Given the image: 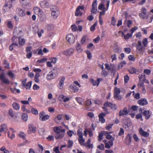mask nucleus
<instances>
[{"instance_id":"obj_1","label":"nucleus","mask_w":153,"mask_h":153,"mask_svg":"<svg viewBox=\"0 0 153 153\" xmlns=\"http://www.w3.org/2000/svg\"><path fill=\"white\" fill-rule=\"evenodd\" d=\"M101 3L99 4L98 9L102 10L99 12L101 15H104L105 12L108 9L110 4V1L107 0H101Z\"/></svg>"},{"instance_id":"obj_2","label":"nucleus","mask_w":153,"mask_h":153,"mask_svg":"<svg viewBox=\"0 0 153 153\" xmlns=\"http://www.w3.org/2000/svg\"><path fill=\"white\" fill-rule=\"evenodd\" d=\"M53 130L54 132L56 133L55 138L56 139H59L62 138L64 136L65 130L62 129L61 126H55L53 127Z\"/></svg>"},{"instance_id":"obj_3","label":"nucleus","mask_w":153,"mask_h":153,"mask_svg":"<svg viewBox=\"0 0 153 153\" xmlns=\"http://www.w3.org/2000/svg\"><path fill=\"white\" fill-rule=\"evenodd\" d=\"M33 11L36 14L38 15L40 21L43 22L45 20L46 18L44 13L39 8L35 7L33 9Z\"/></svg>"},{"instance_id":"obj_4","label":"nucleus","mask_w":153,"mask_h":153,"mask_svg":"<svg viewBox=\"0 0 153 153\" xmlns=\"http://www.w3.org/2000/svg\"><path fill=\"white\" fill-rule=\"evenodd\" d=\"M6 0V3L4 4L3 8V12L5 13L10 11L12 7V2L10 1Z\"/></svg>"},{"instance_id":"obj_5","label":"nucleus","mask_w":153,"mask_h":153,"mask_svg":"<svg viewBox=\"0 0 153 153\" xmlns=\"http://www.w3.org/2000/svg\"><path fill=\"white\" fill-rule=\"evenodd\" d=\"M77 135L78 136V140L79 143L82 146H83L85 140L84 139L82 136V132L79 129H78L77 132Z\"/></svg>"},{"instance_id":"obj_6","label":"nucleus","mask_w":153,"mask_h":153,"mask_svg":"<svg viewBox=\"0 0 153 153\" xmlns=\"http://www.w3.org/2000/svg\"><path fill=\"white\" fill-rule=\"evenodd\" d=\"M120 89L119 88L115 87L114 89V98L118 100H120L122 98V97L120 95Z\"/></svg>"},{"instance_id":"obj_7","label":"nucleus","mask_w":153,"mask_h":153,"mask_svg":"<svg viewBox=\"0 0 153 153\" xmlns=\"http://www.w3.org/2000/svg\"><path fill=\"white\" fill-rule=\"evenodd\" d=\"M59 14V9L56 6H54L51 9V16L53 18H55L57 17Z\"/></svg>"},{"instance_id":"obj_8","label":"nucleus","mask_w":153,"mask_h":153,"mask_svg":"<svg viewBox=\"0 0 153 153\" xmlns=\"http://www.w3.org/2000/svg\"><path fill=\"white\" fill-rule=\"evenodd\" d=\"M40 120L42 121H45L49 119L50 118V116L46 114L45 112L41 111L39 113Z\"/></svg>"},{"instance_id":"obj_9","label":"nucleus","mask_w":153,"mask_h":153,"mask_svg":"<svg viewBox=\"0 0 153 153\" xmlns=\"http://www.w3.org/2000/svg\"><path fill=\"white\" fill-rule=\"evenodd\" d=\"M9 129L7 133V137L11 140H13L15 138L16 131L12 128H10Z\"/></svg>"},{"instance_id":"obj_10","label":"nucleus","mask_w":153,"mask_h":153,"mask_svg":"<svg viewBox=\"0 0 153 153\" xmlns=\"http://www.w3.org/2000/svg\"><path fill=\"white\" fill-rule=\"evenodd\" d=\"M49 61L47 62L46 65L49 67L51 68L53 66L52 64H55L57 62V59L56 57H51L49 58Z\"/></svg>"},{"instance_id":"obj_11","label":"nucleus","mask_w":153,"mask_h":153,"mask_svg":"<svg viewBox=\"0 0 153 153\" xmlns=\"http://www.w3.org/2000/svg\"><path fill=\"white\" fill-rule=\"evenodd\" d=\"M66 39L67 41L70 45L73 44L75 42V37L72 34H68L66 36Z\"/></svg>"},{"instance_id":"obj_12","label":"nucleus","mask_w":153,"mask_h":153,"mask_svg":"<svg viewBox=\"0 0 153 153\" xmlns=\"http://www.w3.org/2000/svg\"><path fill=\"white\" fill-rule=\"evenodd\" d=\"M123 126L124 127L128 130L132 127V123L129 119H126L123 120Z\"/></svg>"},{"instance_id":"obj_13","label":"nucleus","mask_w":153,"mask_h":153,"mask_svg":"<svg viewBox=\"0 0 153 153\" xmlns=\"http://www.w3.org/2000/svg\"><path fill=\"white\" fill-rule=\"evenodd\" d=\"M74 51V48H70L62 52V53L67 56H71L73 55Z\"/></svg>"},{"instance_id":"obj_14","label":"nucleus","mask_w":153,"mask_h":153,"mask_svg":"<svg viewBox=\"0 0 153 153\" xmlns=\"http://www.w3.org/2000/svg\"><path fill=\"white\" fill-rule=\"evenodd\" d=\"M56 76V75L54 71H51L47 74L46 79L48 81L53 79L55 78Z\"/></svg>"},{"instance_id":"obj_15","label":"nucleus","mask_w":153,"mask_h":153,"mask_svg":"<svg viewBox=\"0 0 153 153\" xmlns=\"http://www.w3.org/2000/svg\"><path fill=\"white\" fill-rule=\"evenodd\" d=\"M84 6H78L75 12V16H81L82 14V11L84 10Z\"/></svg>"},{"instance_id":"obj_16","label":"nucleus","mask_w":153,"mask_h":153,"mask_svg":"<svg viewBox=\"0 0 153 153\" xmlns=\"http://www.w3.org/2000/svg\"><path fill=\"white\" fill-rule=\"evenodd\" d=\"M28 128L27 132L29 134L32 133H35L36 132V127L32 124L28 125Z\"/></svg>"},{"instance_id":"obj_17","label":"nucleus","mask_w":153,"mask_h":153,"mask_svg":"<svg viewBox=\"0 0 153 153\" xmlns=\"http://www.w3.org/2000/svg\"><path fill=\"white\" fill-rule=\"evenodd\" d=\"M105 106L110 107L111 109L115 110H117L118 108L117 105L116 104H113L111 102H109L108 101L105 103Z\"/></svg>"},{"instance_id":"obj_18","label":"nucleus","mask_w":153,"mask_h":153,"mask_svg":"<svg viewBox=\"0 0 153 153\" xmlns=\"http://www.w3.org/2000/svg\"><path fill=\"white\" fill-rule=\"evenodd\" d=\"M97 11V2L96 1L93 2L92 4V8L91 10L92 14H96Z\"/></svg>"},{"instance_id":"obj_19","label":"nucleus","mask_w":153,"mask_h":153,"mask_svg":"<svg viewBox=\"0 0 153 153\" xmlns=\"http://www.w3.org/2000/svg\"><path fill=\"white\" fill-rule=\"evenodd\" d=\"M102 80V79L100 78H98L97 80H95L92 79L90 80V81L91 82L93 86H98L100 81Z\"/></svg>"},{"instance_id":"obj_20","label":"nucleus","mask_w":153,"mask_h":153,"mask_svg":"<svg viewBox=\"0 0 153 153\" xmlns=\"http://www.w3.org/2000/svg\"><path fill=\"white\" fill-rule=\"evenodd\" d=\"M120 33L122 34L121 37H123L124 39L126 40H128L132 36V34L128 33L126 35H125L123 32L122 31H119V33Z\"/></svg>"},{"instance_id":"obj_21","label":"nucleus","mask_w":153,"mask_h":153,"mask_svg":"<svg viewBox=\"0 0 153 153\" xmlns=\"http://www.w3.org/2000/svg\"><path fill=\"white\" fill-rule=\"evenodd\" d=\"M63 115L61 114L58 115L54 119L55 122L57 124H60L61 123V120L62 119Z\"/></svg>"},{"instance_id":"obj_22","label":"nucleus","mask_w":153,"mask_h":153,"mask_svg":"<svg viewBox=\"0 0 153 153\" xmlns=\"http://www.w3.org/2000/svg\"><path fill=\"white\" fill-rule=\"evenodd\" d=\"M0 79L4 83L8 84L10 83L8 79L5 78L4 74H2L0 76Z\"/></svg>"},{"instance_id":"obj_23","label":"nucleus","mask_w":153,"mask_h":153,"mask_svg":"<svg viewBox=\"0 0 153 153\" xmlns=\"http://www.w3.org/2000/svg\"><path fill=\"white\" fill-rule=\"evenodd\" d=\"M22 33L21 30H19L17 28H15L13 30V35L16 38H18L19 36V34H21Z\"/></svg>"},{"instance_id":"obj_24","label":"nucleus","mask_w":153,"mask_h":153,"mask_svg":"<svg viewBox=\"0 0 153 153\" xmlns=\"http://www.w3.org/2000/svg\"><path fill=\"white\" fill-rule=\"evenodd\" d=\"M138 103L140 105L143 106L148 104V101L146 99H141L137 101Z\"/></svg>"},{"instance_id":"obj_25","label":"nucleus","mask_w":153,"mask_h":153,"mask_svg":"<svg viewBox=\"0 0 153 153\" xmlns=\"http://www.w3.org/2000/svg\"><path fill=\"white\" fill-rule=\"evenodd\" d=\"M8 130L7 125L5 124H2L0 127V133L2 131L6 132Z\"/></svg>"},{"instance_id":"obj_26","label":"nucleus","mask_w":153,"mask_h":153,"mask_svg":"<svg viewBox=\"0 0 153 153\" xmlns=\"http://www.w3.org/2000/svg\"><path fill=\"white\" fill-rule=\"evenodd\" d=\"M105 115V114L103 113H101L99 115V120L102 123H103L105 121V120L104 118Z\"/></svg>"},{"instance_id":"obj_27","label":"nucleus","mask_w":153,"mask_h":153,"mask_svg":"<svg viewBox=\"0 0 153 153\" xmlns=\"http://www.w3.org/2000/svg\"><path fill=\"white\" fill-rule=\"evenodd\" d=\"M131 136L130 134H128L126 137L125 143L127 145L130 144L131 142Z\"/></svg>"},{"instance_id":"obj_28","label":"nucleus","mask_w":153,"mask_h":153,"mask_svg":"<svg viewBox=\"0 0 153 153\" xmlns=\"http://www.w3.org/2000/svg\"><path fill=\"white\" fill-rule=\"evenodd\" d=\"M143 115L145 116L146 119H148L150 117L151 113H150L149 110H145L143 113Z\"/></svg>"},{"instance_id":"obj_29","label":"nucleus","mask_w":153,"mask_h":153,"mask_svg":"<svg viewBox=\"0 0 153 153\" xmlns=\"http://www.w3.org/2000/svg\"><path fill=\"white\" fill-rule=\"evenodd\" d=\"M146 9L144 7H142L141 10V13L140 15V17L142 18L145 19L146 17Z\"/></svg>"},{"instance_id":"obj_30","label":"nucleus","mask_w":153,"mask_h":153,"mask_svg":"<svg viewBox=\"0 0 153 153\" xmlns=\"http://www.w3.org/2000/svg\"><path fill=\"white\" fill-rule=\"evenodd\" d=\"M139 132L140 134L145 137H147L149 135V134L147 132L144 131L142 128L139 129Z\"/></svg>"},{"instance_id":"obj_31","label":"nucleus","mask_w":153,"mask_h":153,"mask_svg":"<svg viewBox=\"0 0 153 153\" xmlns=\"http://www.w3.org/2000/svg\"><path fill=\"white\" fill-rule=\"evenodd\" d=\"M40 6L43 8H46L49 7V3L46 1H41L40 3Z\"/></svg>"},{"instance_id":"obj_32","label":"nucleus","mask_w":153,"mask_h":153,"mask_svg":"<svg viewBox=\"0 0 153 153\" xmlns=\"http://www.w3.org/2000/svg\"><path fill=\"white\" fill-rule=\"evenodd\" d=\"M17 11L19 15L21 17L23 16L25 14V12L20 8H18L17 10Z\"/></svg>"},{"instance_id":"obj_33","label":"nucleus","mask_w":153,"mask_h":153,"mask_svg":"<svg viewBox=\"0 0 153 153\" xmlns=\"http://www.w3.org/2000/svg\"><path fill=\"white\" fill-rule=\"evenodd\" d=\"M128 113V112L127 111V109L126 107H125L123 109V111L121 110L119 113V115L120 116L122 115H127Z\"/></svg>"},{"instance_id":"obj_34","label":"nucleus","mask_w":153,"mask_h":153,"mask_svg":"<svg viewBox=\"0 0 153 153\" xmlns=\"http://www.w3.org/2000/svg\"><path fill=\"white\" fill-rule=\"evenodd\" d=\"M76 49L78 53H82L83 50L81 48V45L78 42H76Z\"/></svg>"},{"instance_id":"obj_35","label":"nucleus","mask_w":153,"mask_h":153,"mask_svg":"<svg viewBox=\"0 0 153 153\" xmlns=\"http://www.w3.org/2000/svg\"><path fill=\"white\" fill-rule=\"evenodd\" d=\"M13 108L16 111H18L20 108V105L19 104L16 102H13L12 104Z\"/></svg>"},{"instance_id":"obj_36","label":"nucleus","mask_w":153,"mask_h":153,"mask_svg":"<svg viewBox=\"0 0 153 153\" xmlns=\"http://www.w3.org/2000/svg\"><path fill=\"white\" fill-rule=\"evenodd\" d=\"M22 85L24 86L27 89H29L31 87L32 85V82L30 81L27 83L26 84L25 82H22Z\"/></svg>"},{"instance_id":"obj_37","label":"nucleus","mask_w":153,"mask_h":153,"mask_svg":"<svg viewBox=\"0 0 153 153\" xmlns=\"http://www.w3.org/2000/svg\"><path fill=\"white\" fill-rule=\"evenodd\" d=\"M91 140L90 139H88L87 143H84L83 146L88 147L89 148L92 149L93 148V145L91 144Z\"/></svg>"},{"instance_id":"obj_38","label":"nucleus","mask_w":153,"mask_h":153,"mask_svg":"<svg viewBox=\"0 0 153 153\" xmlns=\"http://www.w3.org/2000/svg\"><path fill=\"white\" fill-rule=\"evenodd\" d=\"M114 140V138H113L112 140H109L108 143L105 144V147L106 148H109L113 145V141Z\"/></svg>"},{"instance_id":"obj_39","label":"nucleus","mask_w":153,"mask_h":153,"mask_svg":"<svg viewBox=\"0 0 153 153\" xmlns=\"http://www.w3.org/2000/svg\"><path fill=\"white\" fill-rule=\"evenodd\" d=\"M20 3L23 6H27L29 4L30 0H20Z\"/></svg>"},{"instance_id":"obj_40","label":"nucleus","mask_w":153,"mask_h":153,"mask_svg":"<svg viewBox=\"0 0 153 153\" xmlns=\"http://www.w3.org/2000/svg\"><path fill=\"white\" fill-rule=\"evenodd\" d=\"M128 71L129 73L132 74H138V72L137 70L133 67H130L128 69Z\"/></svg>"},{"instance_id":"obj_41","label":"nucleus","mask_w":153,"mask_h":153,"mask_svg":"<svg viewBox=\"0 0 153 153\" xmlns=\"http://www.w3.org/2000/svg\"><path fill=\"white\" fill-rule=\"evenodd\" d=\"M111 132H108V131H103V133L104 135L106 136V138L107 139H111L112 138L113 139V138H112V136L110 134H111Z\"/></svg>"},{"instance_id":"obj_42","label":"nucleus","mask_w":153,"mask_h":153,"mask_svg":"<svg viewBox=\"0 0 153 153\" xmlns=\"http://www.w3.org/2000/svg\"><path fill=\"white\" fill-rule=\"evenodd\" d=\"M69 88L74 92H77L79 91V88L74 85H70Z\"/></svg>"},{"instance_id":"obj_43","label":"nucleus","mask_w":153,"mask_h":153,"mask_svg":"<svg viewBox=\"0 0 153 153\" xmlns=\"http://www.w3.org/2000/svg\"><path fill=\"white\" fill-rule=\"evenodd\" d=\"M136 48L139 51H141L142 50L143 47L140 41H138L137 44L136 46Z\"/></svg>"},{"instance_id":"obj_44","label":"nucleus","mask_w":153,"mask_h":153,"mask_svg":"<svg viewBox=\"0 0 153 153\" xmlns=\"http://www.w3.org/2000/svg\"><path fill=\"white\" fill-rule=\"evenodd\" d=\"M46 28L48 30H54V26L53 25L48 24L46 26Z\"/></svg>"},{"instance_id":"obj_45","label":"nucleus","mask_w":153,"mask_h":153,"mask_svg":"<svg viewBox=\"0 0 153 153\" xmlns=\"http://www.w3.org/2000/svg\"><path fill=\"white\" fill-rule=\"evenodd\" d=\"M28 115L25 113L22 114V119L24 122H26L28 119Z\"/></svg>"},{"instance_id":"obj_46","label":"nucleus","mask_w":153,"mask_h":153,"mask_svg":"<svg viewBox=\"0 0 153 153\" xmlns=\"http://www.w3.org/2000/svg\"><path fill=\"white\" fill-rule=\"evenodd\" d=\"M150 15V14H149L146 18L147 21L149 23L151 22L153 19V15L151 16Z\"/></svg>"},{"instance_id":"obj_47","label":"nucleus","mask_w":153,"mask_h":153,"mask_svg":"<svg viewBox=\"0 0 153 153\" xmlns=\"http://www.w3.org/2000/svg\"><path fill=\"white\" fill-rule=\"evenodd\" d=\"M114 50L115 52L118 53H119L121 51V48L117 45L114 48Z\"/></svg>"},{"instance_id":"obj_48","label":"nucleus","mask_w":153,"mask_h":153,"mask_svg":"<svg viewBox=\"0 0 153 153\" xmlns=\"http://www.w3.org/2000/svg\"><path fill=\"white\" fill-rule=\"evenodd\" d=\"M22 109L24 112H26L27 113H29L30 112V110L29 109H27L25 105H23L22 107Z\"/></svg>"},{"instance_id":"obj_49","label":"nucleus","mask_w":153,"mask_h":153,"mask_svg":"<svg viewBox=\"0 0 153 153\" xmlns=\"http://www.w3.org/2000/svg\"><path fill=\"white\" fill-rule=\"evenodd\" d=\"M47 60V59L46 58H44L37 60V62L39 63H43L45 62Z\"/></svg>"},{"instance_id":"obj_50","label":"nucleus","mask_w":153,"mask_h":153,"mask_svg":"<svg viewBox=\"0 0 153 153\" xmlns=\"http://www.w3.org/2000/svg\"><path fill=\"white\" fill-rule=\"evenodd\" d=\"M9 114L12 118H13L15 116L14 113L12 109H10L8 111Z\"/></svg>"},{"instance_id":"obj_51","label":"nucleus","mask_w":153,"mask_h":153,"mask_svg":"<svg viewBox=\"0 0 153 153\" xmlns=\"http://www.w3.org/2000/svg\"><path fill=\"white\" fill-rule=\"evenodd\" d=\"M19 44L22 45H24L25 42V39L22 38H19Z\"/></svg>"},{"instance_id":"obj_52","label":"nucleus","mask_w":153,"mask_h":153,"mask_svg":"<svg viewBox=\"0 0 153 153\" xmlns=\"http://www.w3.org/2000/svg\"><path fill=\"white\" fill-rule=\"evenodd\" d=\"M7 25L8 28L10 29H12L13 26L11 21H7Z\"/></svg>"},{"instance_id":"obj_53","label":"nucleus","mask_w":153,"mask_h":153,"mask_svg":"<svg viewBox=\"0 0 153 153\" xmlns=\"http://www.w3.org/2000/svg\"><path fill=\"white\" fill-rule=\"evenodd\" d=\"M19 136L20 137L22 138L24 140L25 139L26 135L25 134L22 132H19Z\"/></svg>"},{"instance_id":"obj_54","label":"nucleus","mask_w":153,"mask_h":153,"mask_svg":"<svg viewBox=\"0 0 153 153\" xmlns=\"http://www.w3.org/2000/svg\"><path fill=\"white\" fill-rule=\"evenodd\" d=\"M0 150L3 152L4 153H9V152L8 150L6 149L5 147L4 146L2 147L0 149Z\"/></svg>"},{"instance_id":"obj_55","label":"nucleus","mask_w":153,"mask_h":153,"mask_svg":"<svg viewBox=\"0 0 153 153\" xmlns=\"http://www.w3.org/2000/svg\"><path fill=\"white\" fill-rule=\"evenodd\" d=\"M18 44L17 43H13L9 47V49L10 51H12L13 50V46H17Z\"/></svg>"},{"instance_id":"obj_56","label":"nucleus","mask_w":153,"mask_h":153,"mask_svg":"<svg viewBox=\"0 0 153 153\" xmlns=\"http://www.w3.org/2000/svg\"><path fill=\"white\" fill-rule=\"evenodd\" d=\"M30 112H31L33 114L35 115H37L38 114V111L34 108H31Z\"/></svg>"},{"instance_id":"obj_57","label":"nucleus","mask_w":153,"mask_h":153,"mask_svg":"<svg viewBox=\"0 0 153 153\" xmlns=\"http://www.w3.org/2000/svg\"><path fill=\"white\" fill-rule=\"evenodd\" d=\"M40 75L36 74L34 77V80L36 82L38 83L39 82L40 80L39 77H40Z\"/></svg>"},{"instance_id":"obj_58","label":"nucleus","mask_w":153,"mask_h":153,"mask_svg":"<svg viewBox=\"0 0 153 153\" xmlns=\"http://www.w3.org/2000/svg\"><path fill=\"white\" fill-rule=\"evenodd\" d=\"M104 135V134L103 133V131L100 133L98 135V140L100 141H101L103 139V136Z\"/></svg>"},{"instance_id":"obj_59","label":"nucleus","mask_w":153,"mask_h":153,"mask_svg":"<svg viewBox=\"0 0 153 153\" xmlns=\"http://www.w3.org/2000/svg\"><path fill=\"white\" fill-rule=\"evenodd\" d=\"M128 59L129 60L133 61H134L135 60V58L134 56L131 55H129L128 56Z\"/></svg>"},{"instance_id":"obj_60","label":"nucleus","mask_w":153,"mask_h":153,"mask_svg":"<svg viewBox=\"0 0 153 153\" xmlns=\"http://www.w3.org/2000/svg\"><path fill=\"white\" fill-rule=\"evenodd\" d=\"M126 64V62L125 61H122L118 65V67L119 68H122L124 65Z\"/></svg>"},{"instance_id":"obj_61","label":"nucleus","mask_w":153,"mask_h":153,"mask_svg":"<svg viewBox=\"0 0 153 153\" xmlns=\"http://www.w3.org/2000/svg\"><path fill=\"white\" fill-rule=\"evenodd\" d=\"M33 71L36 73V74L40 75L39 73L42 71V70L39 68H35L33 70Z\"/></svg>"},{"instance_id":"obj_62","label":"nucleus","mask_w":153,"mask_h":153,"mask_svg":"<svg viewBox=\"0 0 153 153\" xmlns=\"http://www.w3.org/2000/svg\"><path fill=\"white\" fill-rule=\"evenodd\" d=\"M76 100L80 104H82V103L83 102V99L80 97H76Z\"/></svg>"},{"instance_id":"obj_63","label":"nucleus","mask_w":153,"mask_h":153,"mask_svg":"<svg viewBox=\"0 0 153 153\" xmlns=\"http://www.w3.org/2000/svg\"><path fill=\"white\" fill-rule=\"evenodd\" d=\"M71 28L72 30L74 32L78 30L76 26L75 25H72L71 26Z\"/></svg>"},{"instance_id":"obj_64","label":"nucleus","mask_w":153,"mask_h":153,"mask_svg":"<svg viewBox=\"0 0 153 153\" xmlns=\"http://www.w3.org/2000/svg\"><path fill=\"white\" fill-rule=\"evenodd\" d=\"M73 143L72 140H69L68 143L67 147L68 148H71L72 146Z\"/></svg>"}]
</instances>
